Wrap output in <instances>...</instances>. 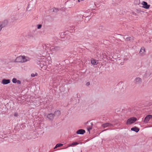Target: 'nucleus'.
<instances>
[{"label": "nucleus", "instance_id": "9d476101", "mask_svg": "<svg viewBox=\"0 0 152 152\" xmlns=\"http://www.w3.org/2000/svg\"><path fill=\"white\" fill-rule=\"evenodd\" d=\"M86 132L85 130L83 129H80L78 130L76 132V133L77 134H83Z\"/></svg>", "mask_w": 152, "mask_h": 152}, {"label": "nucleus", "instance_id": "a878e982", "mask_svg": "<svg viewBox=\"0 0 152 152\" xmlns=\"http://www.w3.org/2000/svg\"><path fill=\"white\" fill-rule=\"evenodd\" d=\"M18 113H15L14 114V116H15V117H17L18 116Z\"/></svg>", "mask_w": 152, "mask_h": 152}, {"label": "nucleus", "instance_id": "bb28decb", "mask_svg": "<svg viewBox=\"0 0 152 152\" xmlns=\"http://www.w3.org/2000/svg\"><path fill=\"white\" fill-rule=\"evenodd\" d=\"M118 63H120L121 64V60H119V61L118 62Z\"/></svg>", "mask_w": 152, "mask_h": 152}, {"label": "nucleus", "instance_id": "2eb2a0df", "mask_svg": "<svg viewBox=\"0 0 152 152\" xmlns=\"http://www.w3.org/2000/svg\"><path fill=\"white\" fill-rule=\"evenodd\" d=\"M151 75V73L149 71H147L145 73L144 77L145 78H148Z\"/></svg>", "mask_w": 152, "mask_h": 152}, {"label": "nucleus", "instance_id": "6e6552de", "mask_svg": "<svg viewBox=\"0 0 152 152\" xmlns=\"http://www.w3.org/2000/svg\"><path fill=\"white\" fill-rule=\"evenodd\" d=\"M145 48L143 47H142L141 48L140 51L139 52V54L140 55L142 56L145 54Z\"/></svg>", "mask_w": 152, "mask_h": 152}, {"label": "nucleus", "instance_id": "7ed1b4c3", "mask_svg": "<svg viewBox=\"0 0 152 152\" xmlns=\"http://www.w3.org/2000/svg\"><path fill=\"white\" fill-rule=\"evenodd\" d=\"M134 83L137 85H140L142 82V79L139 77H137L134 80Z\"/></svg>", "mask_w": 152, "mask_h": 152}, {"label": "nucleus", "instance_id": "ddd939ff", "mask_svg": "<svg viewBox=\"0 0 152 152\" xmlns=\"http://www.w3.org/2000/svg\"><path fill=\"white\" fill-rule=\"evenodd\" d=\"M91 63L92 64L94 65H96L98 64V61L92 59L91 60Z\"/></svg>", "mask_w": 152, "mask_h": 152}, {"label": "nucleus", "instance_id": "f3484780", "mask_svg": "<svg viewBox=\"0 0 152 152\" xmlns=\"http://www.w3.org/2000/svg\"><path fill=\"white\" fill-rule=\"evenodd\" d=\"M79 143L77 142H74L72 143L71 144L69 145V146H74L76 145H78Z\"/></svg>", "mask_w": 152, "mask_h": 152}, {"label": "nucleus", "instance_id": "5701e85b", "mask_svg": "<svg viewBox=\"0 0 152 152\" xmlns=\"http://www.w3.org/2000/svg\"><path fill=\"white\" fill-rule=\"evenodd\" d=\"M42 27V25H38V26H37V28L38 29H40V28Z\"/></svg>", "mask_w": 152, "mask_h": 152}, {"label": "nucleus", "instance_id": "cd10ccee", "mask_svg": "<svg viewBox=\"0 0 152 152\" xmlns=\"http://www.w3.org/2000/svg\"><path fill=\"white\" fill-rule=\"evenodd\" d=\"M77 1L78 2H80V0H78Z\"/></svg>", "mask_w": 152, "mask_h": 152}, {"label": "nucleus", "instance_id": "0eeeda50", "mask_svg": "<svg viewBox=\"0 0 152 152\" xmlns=\"http://www.w3.org/2000/svg\"><path fill=\"white\" fill-rule=\"evenodd\" d=\"M102 126L104 128H105L107 127H113L114 126L113 124L110 123H107L102 124Z\"/></svg>", "mask_w": 152, "mask_h": 152}, {"label": "nucleus", "instance_id": "20e7f679", "mask_svg": "<svg viewBox=\"0 0 152 152\" xmlns=\"http://www.w3.org/2000/svg\"><path fill=\"white\" fill-rule=\"evenodd\" d=\"M7 24V20L0 21V31H1L2 28L6 26Z\"/></svg>", "mask_w": 152, "mask_h": 152}, {"label": "nucleus", "instance_id": "dca6fc26", "mask_svg": "<svg viewBox=\"0 0 152 152\" xmlns=\"http://www.w3.org/2000/svg\"><path fill=\"white\" fill-rule=\"evenodd\" d=\"M134 40L133 37H126L125 40L127 41H132Z\"/></svg>", "mask_w": 152, "mask_h": 152}, {"label": "nucleus", "instance_id": "4be33fe9", "mask_svg": "<svg viewBox=\"0 0 152 152\" xmlns=\"http://www.w3.org/2000/svg\"><path fill=\"white\" fill-rule=\"evenodd\" d=\"M40 58H39V59L40 60H42V59H44L45 58H46V57L45 56H40Z\"/></svg>", "mask_w": 152, "mask_h": 152}, {"label": "nucleus", "instance_id": "aec40b11", "mask_svg": "<svg viewBox=\"0 0 152 152\" xmlns=\"http://www.w3.org/2000/svg\"><path fill=\"white\" fill-rule=\"evenodd\" d=\"M17 80L16 78H13L12 79V82L14 83H16L17 82Z\"/></svg>", "mask_w": 152, "mask_h": 152}, {"label": "nucleus", "instance_id": "c756f323", "mask_svg": "<svg viewBox=\"0 0 152 152\" xmlns=\"http://www.w3.org/2000/svg\"><path fill=\"white\" fill-rule=\"evenodd\" d=\"M41 62H42V61H41Z\"/></svg>", "mask_w": 152, "mask_h": 152}, {"label": "nucleus", "instance_id": "4468645a", "mask_svg": "<svg viewBox=\"0 0 152 152\" xmlns=\"http://www.w3.org/2000/svg\"><path fill=\"white\" fill-rule=\"evenodd\" d=\"M131 130L132 131L135 132H138L139 131L140 129L139 128L135 126L132 128L131 129Z\"/></svg>", "mask_w": 152, "mask_h": 152}, {"label": "nucleus", "instance_id": "423d86ee", "mask_svg": "<svg viewBox=\"0 0 152 152\" xmlns=\"http://www.w3.org/2000/svg\"><path fill=\"white\" fill-rule=\"evenodd\" d=\"M150 119H152V115H147L144 118L143 122L145 123H147Z\"/></svg>", "mask_w": 152, "mask_h": 152}, {"label": "nucleus", "instance_id": "b1692460", "mask_svg": "<svg viewBox=\"0 0 152 152\" xmlns=\"http://www.w3.org/2000/svg\"><path fill=\"white\" fill-rule=\"evenodd\" d=\"M17 83L18 84H20L21 83V82L20 80H17Z\"/></svg>", "mask_w": 152, "mask_h": 152}, {"label": "nucleus", "instance_id": "412c9836", "mask_svg": "<svg viewBox=\"0 0 152 152\" xmlns=\"http://www.w3.org/2000/svg\"><path fill=\"white\" fill-rule=\"evenodd\" d=\"M37 75H38V74L37 73H36L35 74L34 73H32L31 74V76L32 77H34L35 76H37Z\"/></svg>", "mask_w": 152, "mask_h": 152}, {"label": "nucleus", "instance_id": "c85d7f7f", "mask_svg": "<svg viewBox=\"0 0 152 152\" xmlns=\"http://www.w3.org/2000/svg\"><path fill=\"white\" fill-rule=\"evenodd\" d=\"M88 122H87V124H88Z\"/></svg>", "mask_w": 152, "mask_h": 152}, {"label": "nucleus", "instance_id": "f03ea898", "mask_svg": "<svg viewBox=\"0 0 152 152\" xmlns=\"http://www.w3.org/2000/svg\"><path fill=\"white\" fill-rule=\"evenodd\" d=\"M137 120L135 118L132 117L129 119L127 121L126 124L127 125L131 124L134 123Z\"/></svg>", "mask_w": 152, "mask_h": 152}, {"label": "nucleus", "instance_id": "393cba45", "mask_svg": "<svg viewBox=\"0 0 152 152\" xmlns=\"http://www.w3.org/2000/svg\"><path fill=\"white\" fill-rule=\"evenodd\" d=\"M90 85V83L89 82H87L86 84L87 86H88Z\"/></svg>", "mask_w": 152, "mask_h": 152}, {"label": "nucleus", "instance_id": "a211bd4d", "mask_svg": "<svg viewBox=\"0 0 152 152\" xmlns=\"http://www.w3.org/2000/svg\"><path fill=\"white\" fill-rule=\"evenodd\" d=\"M90 124L91 125V126H88V127L87 128V130L89 132V133H90V130L92 128V125H93V124L92 123H91Z\"/></svg>", "mask_w": 152, "mask_h": 152}, {"label": "nucleus", "instance_id": "1a4fd4ad", "mask_svg": "<svg viewBox=\"0 0 152 152\" xmlns=\"http://www.w3.org/2000/svg\"><path fill=\"white\" fill-rule=\"evenodd\" d=\"M47 117L51 121H52L53 119L54 116L53 113H49L47 115Z\"/></svg>", "mask_w": 152, "mask_h": 152}, {"label": "nucleus", "instance_id": "f257e3e1", "mask_svg": "<svg viewBox=\"0 0 152 152\" xmlns=\"http://www.w3.org/2000/svg\"><path fill=\"white\" fill-rule=\"evenodd\" d=\"M30 58L25 56H20L16 58L15 62L19 63H24L29 61Z\"/></svg>", "mask_w": 152, "mask_h": 152}, {"label": "nucleus", "instance_id": "39448f33", "mask_svg": "<svg viewBox=\"0 0 152 152\" xmlns=\"http://www.w3.org/2000/svg\"><path fill=\"white\" fill-rule=\"evenodd\" d=\"M141 4L142 5V7L145 9H148L150 7V5H148L147 2L145 1H142Z\"/></svg>", "mask_w": 152, "mask_h": 152}, {"label": "nucleus", "instance_id": "6ab92c4d", "mask_svg": "<svg viewBox=\"0 0 152 152\" xmlns=\"http://www.w3.org/2000/svg\"><path fill=\"white\" fill-rule=\"evenodd\" d=\"M62 145H63V144H61V143L57 144L55 146V147L54 148V149L58 147H59Z\"/></svg>", "mask_w": 152, "mask_h": 152}, {"label": "nucleus", "instance_id": "f8f14e48", "mask_svg": "<svg viewBox=\"0 0 152 152\" xmlns=\"http://www.w3.org/2000/svg\"><path fill=\"white\" fill-rule=\"evenodd\" d=\"M61 114L60 111L58 110H57L53 114L54 115V117L56 118L58 117Z\"/></svg>", "mask_w": 152, "mask_h": 152}, {"label": "nucleus", "instance_id": "9b49d317", "mask_svg": "<svg viewBox=\"0 0 152 152\" xmlns=\"http://www.w3.org/2000/svg\"><path fill=\"white\" fill-rule=\"evenodd\" d=\"M10 83V80L9 79H4L2 80V83L4 85Z\"/></svg>", "mask_w": 152, "mask_h": 152}]
</instances>
